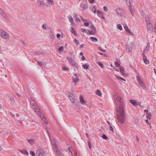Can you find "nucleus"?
I'll use <instances>...</instances> for the list:
<instances>
[{"label":"nucleus","mask_w":156,"mask_h":156,"mask_svg":"<svg viewBox=\"0 0 156 156\" xmlns=\"http://www.w3.org/2000/svg\"><path fill=\"white\" fill-rule=\"evenodd\" d=\"M112 98L115 104L119 105L118 110V113L117 115V122L119 125H121L123 123L125 119L124 111L122 105V101L119 94L116 92L113 93Z\"/></svg>","instance_id":"obj_1"},{"label":"nucleus","mask_w":156,"mask_h":156,"mask_svg":"<svg viewBox=\"0 0 156 156\" xmlns=\"http://www.w3.org/2000/svg\"><path fill=\"white\" fill-rule=\"evenodd\" d=\"M145 20L146 22L147 30L152 31L153 30V26L152 23H151L149 17L148 16H147L145 18Z\"/></svg>","instance_id":"obj_2"},{"label":"nucleus","mask_w":156,"mask_h":156,"mask_svg":"<svg viewBox=\"0 0 156 156\" xmlns=\"http://www.w3.org/2000/svg\"><path fill=\"white\" fill-rule=\"evenodd\" d=\"M0 36L3 39H8L9 38V35L3 30H0Z\"/></svg>","instance_id":"obj_3"},{"label":"nucleus","mask_w":156,"mask_h":156,"mask_svg":"<svg viewBox=\"0 0 156 156\" xmlns=\"http://www.w3.org/2000/svg\"><path fill=\"white\" fill-rule=\"evenodd\" d=\"M33 108L35 112H37L38 114H39V115L42 119H43L44 120V119H45V118L43 114L40 112V109L37 106L35 105Z\"/></svg>","instance_id":"obj_4"},{"label":"nucleus","mask_w":156,"mask_h":156,"mask_svg":"<svg viewBox=\"0 0 156 156\" xmlns=\"http://www.w3.org/2000/svg\"><path fill=\"white\" fill-rule=\"evenodd\" d=\"M53 146L54 147V151L55 152V154L57 156H61V153L58 148L57 145L55 143V144H54V143H53Z\"/></svg>","instance_id":"obj_5"},{"label":"nucleus","mask_w":156,"mask_h":156,"mask_svg":"<svg viewBox=\"0 0 156 156\" xmlns=\"http://www.w3.org/2000/svg\"><path fill=\"white\" fill-rule=\"evenodd\" d=\"M66 58L72 65L74 66H76L77 63L72 58L69 57H67Z\"/></svg>","instance_id":"obj_6"},{"label":"nucleus","mask_w":156,"mask_h":156,"mask_svg":"<svg viewBox=\"0 0 156 156\" xmlns=\"http://www.w3.org/2000/svg\"><path fill=\"white\" fill-rule=\"evenodd\" d=\"M73 81L75 83H76L79 81V77L77 74H74V75L72 77Z\"/></svg>","instance_id":"obj_7"},{"label":"nucleus","mask_w":156,"mask_h":156,"mask_svg":"<svg viewBox=\"0 0 156 156\" xmlns=\"http://www.w3.org/2000/svg\"><path fill=\"white\" fill-rule=\"evenodd\" d=\"M36 154L38 156H43L44 155V151L42 150H37L36 152Z\"/></svg>","instance_id":"obj_8"},{"label":"nucleus","mask_w":156,"mask_h":156,"mask_svg":"<svg viewBox=\"0 0 156 156\" xmlns=\"http://www.w3.org/2000/svg\"><path fill=\"white\" fill-rule=\"evenodd\" d=\"M119 71L123 76H128L129 73H125L124 69H119Z\"/></svg>","instance_id":"obj_9"},{"label":"nucleus","mask_w":156,"mask_h":156,"mask_svg":"<svg viewBox=\"0 0 156 156\" xmlns=\"http://www.w3.org/2000/svg\"><path fill=\"white\" fill-rule=\"evenodd\" d=\"M68 97L71 102L73 103L74 102L75 100L74 96L73 94H69Z\"/></svg>","instance_id":"obj_10"},{"label":"nucleus","mask_w":156,"mask_h":156,"mask_svg":"<svg viewBox=\"0 0 156 156\" xmlns=\"http://www.w3.org/2000/svg\"><path fill=\"white\" fill-rule=\"evenodd\" d=\"M80 103H81V104L82 105H85V104L86 101L83 99V97L81 95H80Z\"/></svg>","instance_id":"obj_11"},{"label":"nucleus","mask_w":156,"mask_h":156,"mask_svg":"<svg viewBox=\"0 0 156 156\" xmlns=\"http://www.w3.org/2000/svg\"><path fill=\"white\" fill-rule=\"evenodd\" d=\"M77 13H74L73 14V16L76 22H80V19L77 16Z\"/></svg>","instance_id":"obj_12"},{"label":"nucleus","mask_w":156,"mask_h":156,"mask_svg":"<svg viewBox=\"0 0 156 156\" xmlns=\"http://www.w3.org/2000/svg\"><path fill=\"white\" fill-rule=\"evenodd\" d=\"M123 27L127 32L128 33H130L131 34H132V33L131 32L130 30L129 29L128 27L126 24L123 25Z\"/></svg>","instance_id":"obj_13"},{"label":"nucleus","mask_w":156,"mask_h":156,"mask_svg":"<svg viewBox=\"0 0 156 156\" xmlns=\"http://www.w3.org/2000/svg\"><path fill=\"white\" fill-rule=\"evenodd\" d=\"M69 21L71 23V25L72 26H73L74 24V22L73 19V17L70 16H69Z\"/></svg>","instance_id":"obj_14"},{"label":"nucleus","mask_w":156,"mask_h":156,"mask_svg":"<svg viewBox=\"0 0 156 156\" xmlns=\"http://www.w3.org/2000/svg\"><path fill=\"white\" fill-rule=\"evenodd\" d=\"M149 45H150V44L149 43H148L147 44V45L146 47L144 49V52L146 53L148 51V50L149 49V47H150Z\"/></svg>","instance_id":"obj_15"},{"label":"nucleus","mask_w":156,"mask_h":156,"mask_svg":"<svg viewBox=\"0 0 156 156\" xmlns=\"http://www.w3.org/2000/svg\"><path fill=\"white\" fill-rule=\"evenodd\" d=\"M30 103L31 105H32V106L33 107L35 106V102L34 101V100L32 98H30Z\"/></svg>","instance_id":"obj_16"},{"label":"nucleus","mask_w":156,"mask_h":156,"mask_svg":"<svg viewBox=\"0 0 156 156\" xmlns=\"http://www.w3.org/2000/svg\"><path fill=\"white\" fill-rule=\"evenodd\" d=\"M20 151L22 152V153L25 155H29L27 151L24 150H20Z\"/></svg>","instance_id":"obj_17"},{"label":"nucleus","mask_w":156,"mask_h":156,"mask_svg":"<svg viewBox=\"0 0 156 156\" xmlns=\"http://www.w3.org/2000/svg\"><path fill=\"white\" fill-rule=\"evenodd\" d=\"M95 94L99 96H101L102 95V93L99 90H97L96 91Z\"/></svg>","instance_id":"obj_18"},{"label":"nucleus","mask_w":156,"mask_h":156,"mask_svg":"<svg viewBox=\"0 0 156 156\" xmlns=\"http://www.w3.org/2000/svg\"><path fill=\"white\" fill-rule=\"evenodd\" d=\"M129 102L131 103L133 105H137L136 101L135 100H130Z\"/></svg>","instance_id":"obj_19"},{"label":"nucleus","mask_w":156,"mask_h":156,"mask_svg":"<svg viewBox=\"0 0 156 156\" xmlns=\"http://www.w3.org/2000/svg\"><path fill=\"white\" fill-rule=\"evenodd\" d=\"M90 39L91 41L94 42V41L97 42L98 41L97 38L94 37H91L90 38Z\"/></svg>","instance_id":"obj_20"},{"label":"nucleus","mask_w":156,"mask_h":156,"mask_svg":"<svg viewBox=\"0 0 156 156\" xmlns=\"http://www.w3.org/2000/svg\"><path fill=\"white\" fill-rule=\"evenodd\" d=\"M136 79L139 83H141L143 81L141 80V78L138 75L136 76Z\"/></svg>","instance_id":"obj_21"},{"label":"nucleus","mask_w":156,"mask_h":156,"mask_svg":"<svg viewBox=\"0 0 156 156\" xmlns=\"http://www.w3.org/2000/svg\"><path fill=\"white\" fill-rule=\"evenodd\" d=\"M47 1L49 5H52L54 3L53 0H47Z\"/></svg>","instance_id":"obj_22"},{"label":"nucleus","mask_w":156,"mask_h":156,"mask_svg":"<svg viewBox=\"0 0 156 156\" xmlns=\"http://www.w3.org/2000/svg\"><path fill=\"white\" fill-rule=\"evenodd\" d=\"M88 34L90 35H94L96 33V31L95 30H88Z\"/></svg>","instance_id":"obj_23"},{"label":"nucleus","mask_w":156,"mask_h":156,"mask_svg":"<svg viewBox=\"0 0 156 156\" xmlns=\"http://www.w3.org/2000/svg\"><path fill=\"white\" fill-rule=\"evenodd\" d=\"M38 64L40 66H41V67H46V63H43L42 62H38Z\"/></svg>","instance_id":"obj_24"},{"label":"nucleus","mask_w":156,"mask_h":156,"mask_svg":"<svg viewBox=\"0 0 156 156\" xmlns=\"http://www.w3.org/2000/svg\"><path fill=\"white\" fill-rule=\"evenodd\" d=\"M152 116V115L151 112H149L147 114L146 118L150 119H151V117Z\"/></svg>","instance_id":"obj_25"},{"label":"nucleus","mask_w":156,"mask_h":156,"mask_svg":"<svg viewBox=\"0 0 156 156\" xmlns=\"http://www.w3.org/2000/svg\"><path fill=\"white\" fill-rule=\"evenodd\" d=\"M27 140L28 142L30 144H31L32 143L34 142L35 141L34 139H27Z\"/></svg>","instance_id":"obj_26"},{"label":"nucleus","mask_w":156,"mask_h":156,"mask_svg":"<svg viewBox=\"0 0 156 156\" xmlns=\"http://www.w3.org/2000/svg\"><path fill=\"white\" fill-rule=\"evenodd\" d=\"M117 27L120 30H122V26L120 24H117Z\"/></svg>","instance_id":"obj_27"},{"label":"nucleus","mask_w":156,"mask_h":156,"mask_svg":"<svg viewBox=\"0 0 156 156\" xmlns=\"http://www.w3.org/2000/svg\"><path fill=\"white\" fill-rule=\"evenodd\" d=\"M144 62L145 63L147 64H148L149 63V61L146 58H143Z\"/></svg>","instance_id":"obj_28"},{"label":"nucleus","mask_w":156,"mask_h":156,"mask_svg":"<svg viewBox=\"0 0 156 156\" xmlns=\"http://www.w3.org/2000/svg\"><path fill=\"white\" fill-rule=\"evenodd\" d=\"M115 11L118 14H119L121 12V9H117L115 10Z\"/></svg>","instance_id":"obj_29"},{"label":"nucleus","mask_w":156,"mask_h":156,"mask_svg":"<svg viewBox=\"0 0 156 156\" xmlns=\"http://www.w3.org/2000/svg\"><path fill=\"white\" fill-rule=\"evenodd\" d=\"M73 41L77 45H78L79 44V41L76 39L73 40Z\"/></svg>","instance_id":"obj_30"},{"label":"nucleus","mask_w":156,"mask_h":156,"mask_svg":"<svg viewBox=\"0 0 156 156\" xmlns=\"http://www.w3.org/2000/svg\"><path fill=\"white\" fill-rule=\"evenodd\" d=\"M39 5H40L44 6V2L41 0H40L39 1Z\"/></svg>","instance_id":"obj_31"},{"label":"nucleus","mask_w":156,"mask_h":156,"mask_svg":"<svg viewBox=\"0 0 156 156\" xmlns=\"http://www.w3.org/2000/svg\"><path fill=\"white\" fill-rule=\"evenodd\" d=\"M91 11L94 13H95L96 12V9L95 6L93 7L91 9Z\"/></svg>","instance_id":"obj_32"},{"label":"nucleus","mask_w":156,"mask_h":156,"mask_svg":"<svg viewBox=\"0 0 156 156\" xmlns=\"http://www.w3.org/2000/svg\"><path fill=\"white\" fill-rule=\"evenodd\" d=\"M129 9L130 12L131 14H133V9L132 7L131 6L129 5Z\"/></svg>","instance_id":"obj_33"},{"label":"nucleus","mask_w":156,"mask_h":156,"mask_svg":"<svg viewBox=\"0 0 156 156\" xmlns=\"http://www.w3.org/2000/svg\"><path fill=\"white\" fill-rule=\"evenodd\" d=\"M84 68H88L89 66V65L87 63H86L83 66Z\"/></svg>","instance_id":"obj_34"},{"label":"nucleus","mask_w":156,"mask_h":156,"mask_svg":"<svg viewBox=\"0 0 156 156\" xmlns=\"http://www.w3.org/2000/svg\"><path fill=\"white\" fill-rule=\"evenodd\" d=\"M0 14L3 16H5V13L3 10L1 9H0Z\"/></svg>","instance_id":"obj_35"},{"label":"nucleus","mask_w":156,"mask_h":156,"mask_svg":"<svg viewBox=\"0 0 156 156\" xmlns=\"http://www.w3.org/2000/svg\"><path fill=\"white\" fill-rule=\"evenodd\" d=\"M70 30L73 34H74L75 32L73 27H71L70 28Z\"/></svg>","instance_id":"obj_36"},{"label":"nucleus","mask_w":156,"mask_h":156,"mask_svg":"<svg viewBox=\"0 0 156 156\" xmlns=\"http://www.w3.org/2000/svg\"><path fill=\"white\" fill-rule=\"evenodd\" d=\"M115 64L116 67H119L120 66V64L117 62H115Z\"/></svg>","instance_id":"obj_37"},{"label":"nucleus","mask_w":156,"mask_h":156,"mask_svg":"<svg viewBox=\"0 0 156 156\" xmlns=\"http://www.w3.org/2000/svg\"><path fill=\"white\" fill-rule=\"evenodd\" d=\"M90 28L92 29L93 30H95L96 31V29L95 27L93 26H91L90 27Z\"/></svg>","instance_id":"obj_38"},{"label":"nucleus","mask_w":156,"mask_h":156,"mask_svg":"<svg viewBox=\"0 0 156 156\" xmlns=\"http://www.w3.org/2000/svg\"><path fill=\"white\" fill-rule=\"evenodd\" d=\"M30 154L33 156H35V154L34 151H30Z\"/></svg>","instance_id":"obj_39"},{"label":"nucleus","mask_w":156,"mask_h":156,"mask_svg":"<svg viewBox=\"0 0 156 156\" xmlns=\"http://www.w3.org/2000/svg\"><path fill=\"white\" fill-rule=\"evenodd\" d=\"M47 24H43L42 25V28L44 29H46Z\"/></svg>","instance_id":"obj_40"},{"label":"nucleus","mask_w":156,"mask_h":156,"mask_svg":"<svg viewBox=\"0 0 156 156\" xmlns=\"http://www.w3.org/2000/svg\"><path fill=\"white\" fill-rule=\"evenodd\" d=\"M128 49L129 52L131 51L132 50V49L131 46L128 47Z\"/></svg>","instance_id":"obj_41"},{"label":"nucleus","mask_w":156,"mask_h":156,"mask_svg":"<svg viewBox=\"0 0 156 156\" xmlns=\"http://www.w3.org/2000/svg\"><path fill=\"white\" fill-rule=\"evenodd\" d=\"M102 137L105 139H107V136L105 134L103 135Z\"/></svg>","instance_id":"obj_42"},{"label":"nucleus","mask_w":156,"mask_h":156,"mask_svg":"<svg viewBox=\"0 0 156 156\" xmlns=\"http://www.w3.org/2000/svg\"><path fill=\"white\" fill-rule=\"evenodd\" d=\"M109 129L112 132H114V129L112 126H111L109 127Z\"/></svg>","instance_id":"obj_43"},{"label":"nucleus","mask_w":156,"mask_h":156,"mask_svg":"<svg viewBox=\"0 0 156 156\" xmlns=\"http://www.w3.org/2000/svg\"><path fill=\"white\" fill-rule=\"evenodd\" d=\"M115 76L116 77V78L118 80H121V79H122V77H120L119 76H117L116 75H115Z\"/></svg>","instance_id":"obj_44"},{"label":"nucleus","mask_w":156,"mask_h":156,"mask_svg":"<svg viewBox=\"0 0 156 156\" xmlns=\"http://www.w3.org/2000/svg\"><path fill=\"white\" fill-rule=\"evenodd\" d=\"M103 9H104V10L106 12H107V11L108 9L106 6H104Z\"/></svg>","instance_id":"obj_45"},{"label":"nucleus","mask_w":156,"mask_h":156,"mask_svg":"<svg viewBox=\"0 0 156 156\" xmlns=\"http://www.w3.org/2000/svg\"><path fill=\"white\" fill-rule=\"evenodd\" d=\"M98 64L101 66V67L103 68V64L100 62H98Z\"/></svg>","instance_id":"obj_46"},{"label":"nucleus","mask_w":156,"mask_h":156,"mask_svg":"<svg viewBox=\"0 0 156 156\" xmlns=\"http://www.w3.org/2000/svg\"><path fill=\"white\" fill-rule=\"evenodd\" d=\"M97 14L98 15L101 14H102V12H101L99 10H98L97 11Z\"/></svg>","instance_id":"obj_47"},{"label":"nucleus","mask_w":156,"mask_h":156,"mask_svg":"<svg viewBox=\"0 0 156 156\" xmlns=\"http://www.w3.org/2000/svg\"><path fill=\"white\" fill-rule=\"evenodd\" d=\"M63 49V46H61L59 48V50L60 51H62Z\"/></svg>","instance_id":"obj_48"},{"label":"nucleus","mask_w":156,"mask_h":156,"mask_svg":"<svg viewBox=\"0 0 156 156\" xmlns=\"http://www.w3.org/2000/svg\"><path fill=\"white\" fill-rule=\"evenodd\" d=\"M87 8H88V6L87 5H84L83 7V9H86Z\"/></svg>","instance_id":"obj_49"},{"label":"nucleus","mask_w":156,"mask_h":156,"mask_svg":"<svg viewBox=\"0 0 156 156\" xmlns=\"http://www.w3.org/2000/svg\"><path fill=\"white\" fill-rule=\"evenodd\" d=\"M88 145H89V148L90 149L91 148V147L90 142V141H88Z\"/></svg>","instance_id":"obj_50"},{"label":"nucleus","mask_w":156,"mask_h":156,"mask_svg":"<svg viewBox=\"0 0 156 156\" xmlns=\"http://www.w3.org/2000/svg\"><path fill=\"white\" fill-rule=\"evenodd\" d=\"M61 36V35L60 34H57V37L58 38V39H59L60 38V37Z\"/></svg>","instance_id":"obj_51"},{"label":"nucleus","mask_w":156,"mask_h":156,"mask_svg":"<svg viewBox=\"0 0 156 156\" xmlns=\"http://www.w3.org/2000/svg\"><path fill=\"white\" fill-rule=\"evenodd\" d=\"M144 112H146L147 114L149 113V112H148V110L147 109H145L144 111Z\"/></svg>","instance_id":"obj_52"},{"label":"nucleus","mask_w":156,"mask_h":156,"mask_svg":"<svg viewBox=\"0 0 156 156\" xmlns=\"http://www.w3.org/2000/svg\"><path fill=\"white\" fill-rule=\"evenodd\" d=\"M142 87V88L144 89H145V90L146 89V86H145V85H143V86Z\"/></svg>","instance_id":"obj_53"},{"label":"nucleus","mask_w":156,"mask_h":156,"mask_svg":"<svg viewBox=\"0 0 156 156\" xmlns=\"http://www.w3.org/2000/svg\"><path fill=\"white\" fill-rule=\"evenodd\" d=\"M89 25V23L87 22H85L84 23V25L85 26H88Z\"/></svg>","instance_id":"obj_54"},{"label":"nucleus","mask_w":156,"mask_h":156,"mask_svg":"<svg viewBox=\"0 0 156 156\" xmlns=\"http://www.w3.org/2000/svg\"><path fill=\"white\" fill-rule=\"evenodd\" d=\"M154 30L155 33H156V21L155 22V27L154 28Z\"/></svg>","instance_id":"obj_55"},{"label":"nucleus","mask_w":156,"mask_h":156,"mask_svg":"<svg viewBox=\"0 0 156 156\" xmlns=\"http://www.w3.org/2000/svg\"><path fill=\"white\" fill-rule=\"evenodd\" d=\"M140 85V86L142 87L143 85H144V83L143 82L141 83H139Z\"/></svg>","instance_id":"obj_56"},{"label":"nucleus","mask_w":156,"mask_h":156,"mask_svg":"<svg viewBox=\"0 0 156 156\" xmlns=\"http://www.w3.org/2000/svg\"><path fill=\"white\" fill-rule=\"evenodd\" d=\"M83 46H84V44H82L81 45H80V48H82L83 47Z\"/></svg>","instance_id":"obj_57"},{"label":"nucleus","mask_w":156,"mask_h":156,"mask_svg":"<svg viewBox=\"0 0 156 156\" xmlns=\"http://www.w3.org/2000/svg\"><path fill=\"white\" fill-rule=\"evenodd\" d=\"M85 29H81V31L82 32H85Z\"/></svg>","instance_id":"obj_58"},{"label":"nucleus","mask_w":156,"mask_h":156,"mask_svg":"<svg viewBox=\"0 0 156 156\" xmlns=\"http://www.w3.org/2000/svg\"><path fill=\"white\" fill-rule=\"evenodd\" d=\"M94 0H90V2L91 3H93L94 2Z\"/></svg>","instance_id":"obj_59"},{"label":"nucleus","mask_w":156,"mask_h":156,"mask_svg":"<svg viewBox=\"0 0 156 156\" xmlns=\"http://www.w3.org/2000/svg\"><path fill=\"white\" fill-rule=\"evenodd\" d=\"M81 59L83 60H85V57L83 56H82V58H81Z\"/></svg>","instance_id":"obj_60"},{"label":"nucleus","mask_w":156,"mask_h":156,"mask_svg":"<svg viewBox=\"0 0 156 156\" xmlns=\"http://www.w3.org/2000/svg\"><path fill=\"white\" fill-rule=\"evenodd\" d=\"M144 53H143V54H143V56H144L143 58H146V56L145 55V54H144Z\"/></svg>","instance_id":"obj_61"},{"label":"nucleus","mask_w":156,"mask_h":156,"mask_svg":"<svg viewBox=\"0 0 156 156\" xmlns=\"http://www.w3.org/2000/svg\"><path fill=\"white\" fill-rule=\"evenodd\" d=\"M141 14L142 15H143V17H144V15L145 16V15L144 14V12L143 11H142V12L141 13Z\"/></svg>","instance_id":"obj_62"},{"label":"nucleus","mask_w":156,"mask_h":156,"mask_svg":"<svg viewBox=\"0 0 156 156\" xmlns=\"http://www.w3.org/2000/svg\"><path fill=\"white\" fill-rule=\"evenodd\" d=\"M66 93L67 94L69 95V94H70V92L69 91H67Z\"/></svg>","instance_id":"obj_63"},{"label":"nucleus","mask_w":156,"mask_h":156,"mask_svg":"<svg viewBox=\"0 0 156 156\" xmlns=\"http://www.w3.org/2000/svg\"><path fill=\"white\" fill-rule=\"evenodd\" d=\"M154 73L156 75V69H154Z\"/></svg>","instance_id":"obj_64"}]
</instances>
